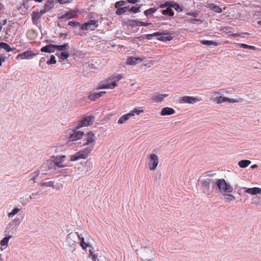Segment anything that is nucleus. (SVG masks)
Returning <instances> with one entry per match:
<instances>
[{
  "mask_svg": "<svg viewBox=\"0 0 261 261\" xmlns=\"http://www.w3.org/2000/svg\"><path fill=\"white\" fill-rule=\"evenodd\" d=\"M80 240V245L82 248L87 252L88 256L92 261H106L104 256L100 255L101 253L97 249L95 250L89 244L85 242L84 238L82 237V234L77 232H71L68 234L66 240V245L68 246L69 251L74 253L77 247V241Z\"/></svg>",
  "mask_w": 261,
  "mask_h": 261,
  "instance_id": "f257e3e1",
  "label": "nucleus"
},
{
  "mask_svg": "<svg viewBox=\"0 0 261 261\" xmlns=\"http://www.w3.org/2000/svg\"><path fill=\"white\" fill-rule=\"evenodd\" d=\"M86 141L84 143V145H86L87 147L82 150H80L70 156L71 161H76L79 159H85L87 158L89 154L93 150L94 146V142L96 139V137L94 134L90 132L87 133L86 136Z\"/></svg>",
  "mask_w": 261,
  "mask_h": 261,
  "instance_id": "f03ea898",
  "label": "nucleus"
},
{
  "mask_svg": "<svg viewBox=\"0 0 261 261\" xmlns=\"http://www.w3.org/2000/svg\"><path fill=\"white\" fill-rule=\"evenodd\" d=\"M122 76L119 75L115 76L110 77L107 80L106 83L100 84L98 89H114L117 86V83L118 82Z\"/></svg>",
  "mask_w": 261,
  "mask_h": 261,
  "instance_id": "7ed1b4c3",
  "label": "nucleus"
},
{
  "mask_svg": "<svg viewBox=\"0 0 261 261\" xmlns=\"http://www.w3.org/2000/svg\"><path fill=\"white\" fill-rule=\"evenodd\" d=\"M215 188H218L221 193H230L233 190L232 187L223 178L216 179Z\"/></svg>",
  "mask_w": 261,
  "mask_h": 261,
  "instance_id": "20e7f679",
  "label": "nucleus"
},
{
  "mask_svg": "<svg viewBox=\"0 0 261 261\" xmlns=\"http://www.w3.org/2000/svg\"><path fill=\"white\" fill-rule=\"evenodd\" d=\"M202 187L204 188V192L207 195H210L211 193L210 191V187H212L213 189L215 188L216 179L207 178L201 180Z\"/></svg>",
  "mask_w": 261,
  "mask_h": 261,
  "instance_id": "39448f33",
  "label": "nucleus"
},
{
  "mask_svg": "<svg viewBox=\"0 0 261 261\" xmlns=\"http://www.w3.org/2000/svg\"><path fill=\"white\" fill-rule=\"evenodd\" d=\"M138 254H140L143 261H151L152 251L149 246L141 247L137 250Z\"/></svg>",
  "mask_w": 261,
  "mask_h": 261,
  "instance_id": "423d86ee",
  "label": "nucleus"
},
{
  "mask_svg": "<svg viewBox=\"0 0 261 261\" xmlns=\"http://www.w3.org/2000/svg\"><path fill=\"white\" fill-rule=\"evenodd\" d=\"M147 162L149 170L151 171L154 170L159 164L158 156L155 154H151L147 158Z\"/></svg>",
  "mask_w": 261,
  "mask_h": 261,
  "instance_id": "0eeeda50",
  "label": "nucleus"
},
{
  "mask_svg": "<svg viewBox=\"0 0 261 261\" xmlns=\"http://www.w3.org/2000/svg\"><path fill=\"white\" fill-rule=\"evenodd\" d=\"M79 128L80 127L77 126L75 129L70 130L69 137V140L70 141H76L82 138L84 133L83 132L79 130Z\"/></svg>",
  "mask_w": 261,
  "mask_h": 261,
  "instance_id": "6e6552de",
  "label": "nucleus"
},
{
  "mask_svg": "<svg viewBox=\"0 0 261 261\" xmlns=\"http://www.w3.org/2000/svg\"><path fill=\"white\" fill-rule=\"evenodd\" d=\"M98 20H91L81 26V30H93L97 27Z\"/></svg>",
  "mask_w": 261,
  "mask_h": 261,
  "instance_id": "1a4fd4ad",
  "label": "nucleus"
},
{
  "mask_svg": "<svg viewBox=\"0 0 261 261\" xmlns=\"http://www.w3.org/2000/svg\"><path fill=\"white\" fill-rule=\"evenodd\" d=\"M40 10L39 12H34L32 14V20L34 24L36 25L39 29L41 30V24L39 22L40 19L44 14H42Z\"/></svg>",
  "mask_w": 261,
  "mask_h": 261,
  "instance_id": "9d476101",
  "label": "nucleus"
},
{
  "mask_svg": "<svg viewBox=\"0 0 261 261\" xmlns=\"http://www.w3.org/2000/svg\"><path fill=\"white\" fill-rule=\"evenodd\" d=\"M94 119V117L93 116L86 117L80 121V123L77 126L80 128L83 126H88L92 124Z\"/></svg>",
  "mask_w": 261,
  "mask_h": 261,
  "instance_id": "9b49d317",
  "label": "nucleus"
},
{
  "mask_svg": "<svg viewBox=\"0 0 261 261\" xmlns=\"http://www.w3.org/2000/svg\"><path fill=\"white\" fill-rule=\"evenodd\" d=\"M53 158L55 159L54 162L56 164V166H58L60 168H63L66 166V165H63L62 163L64 162L66 156L64 155H57L55 156V155L53 156Z\"/></svg>",
  "mask_w": 261,
  "mask_h": 261,
  "instance_id": "f8f14e48",
  "label": "nucleus"
},
{
  "mask_svg": "<svg viewBox=\"0 0 261 261\" xmlns=\"http://www.w3.org/2000/svg\"><path fill=\"white\" fill-rule=\"evenodd\" d=\"M34 56H35V54L32 52V51L28 50L22 53L18 54L17 56V58H20L22 60H24L29 59Z\"/></svg>",
  "mask_w": 261,
  "mask_h": 261,
  "instance_id": "ddd939ff",
  "label": "nucleus"
},
{
  "mask_svg": "<svg viewBox=\"0 0 261 261\" xmlns=\"http://www.w3.org/2000/svg\"><path fill=\"white\" fill-rule=\"evenodd\" d=\"M242 189L244 190V192L250 194L251 195H257L261 193V189L257 187L252 188H243Z\"/></svg>",
  "mask_w": 261,
  "mask_h": 261,
  "instance_id": "4468645a",
  "label": "nucleus"
},
{
  "mask_svg": "<svg viewBox=\"0 0 261 261\" xmlns=\"http://www.w3.org/2000/svg\"><path fill=\"white\" fill-rule=\"evenodd\" d=\"M56 50L55 48V44H50L49 45H47L44 47H42L40 50L41 52L48 53H54Z\"/></svg>",
  "mask_w": 261,
  "mask_h": 261,
  "instance_id": "2eb2a0df",
  "label": "nucleus"
},
{
  "mask_svg": "<svg viewBox=\"0 0 261 261\" xmlns=\"http://www.w3.org/2000/svg\"><path fill=\"white\" fill-rule=\"evenodd\" d=\"M143 60L140 58H135L133 57H128L126 60V63L128 65H135L137 63L142 62Z\"/></svg>",
  "mask_w": 261,
  "mask_h": 261,
  "instance_id": "dca6fc26",
  "label": "nucleus"
},
{
  "mask_svg": "<svg viewBox=\"0 0 261 261\" xmlns=\"http://www.w3.org/2000/svg\"><path fill=\"white\" fill-rule=\"evenodd\" d=\"M181 100L184 102L188 103H194L199 101L198 98L189 96L182 97Z\"/></svg>",
  "mask_w": 261,
  "mask_h": 261,
  "instance_id": "f3484780",
  "label": "nucleus"
},
{
  "mask_svg": "<svg viewBox=\"0 0 261 261\" xmlns=\"http://www.w3.org/2000/svg\"><path fill=\"white\" fill-rule=\"evenodd\" d=\"M54 6V1H47V3L45 4L43 7V8L41 10L42 11V14H44L46 12L49 11Z\"/></svg>",
  "mask_w": 261,
  "mask_h": 261,
  "instance_id": "a211bd4d",
  "label": "nucleus"
},
{
  "mask_svg": "<svg viewBox=\"0 0 261 261\" xmlns=\"http://www.w3.org/2000/svg\"><path fill=\"white\" fill-rule=\"evenodd\" d=\"M174 113L175 111L173 109L169 107H165L162 109L161 115L162 116L170 115Z\"/></svg>",
  "mask_w": 261,
  "mask_h": 261,
  "instance_id": "6ab92c4d",
  "label": "nucleus"
},
{
  "mask_svg": "<svg viewBox=\"0 0 261 261\" xmlns=\"http://www.w3.org/2000/svg\"><path fill=\"white\" fill-rule=\"evenodd\" d=\"M54 181L52 180L51 178H46L42 180L40 183L41 186L46 187H53L54 188Z\"/></svg>",
  "mask_w": 261,
  "mask_h": 261,
  "instance_id": "aec40b11",
  "label": "nucleus"
},
{
  "mask_svg": "<svg viewBox=\"0 0 261 261\" xmlns=\"http://www.w3.org/2000/svg\"><path fill=\"white\" fill-rule=\"evenodd\" d=\"M168 96V94H161L156 93L152 97V100L156 102L162 101L165 97Z\"/></svg>",
  "mask_w": 261,
  "mask_h": 261,
  "instance_id": "412c9836",
  "label": "nucleus"
},
{
  "mask_svg": "<svg viewBox=\"0 0 261 261\" xmlns=\"http://www.w3.org/2000/svg\"><path fill=\"white\" fill-rule=\"evenodd\" d=\"M134 114L133 113H129L127 114H125L123 116H122L119 119L118 121V123L119 124H122L125 121L127 120L132 116H134Z\"/></svg>",
  "mask_w": 261,
  "mask_h": 261,
  "instance_id": "4be33fe9",
  "label": "nucleus"
},
{
  "mask_svg": "<svg viewBox=\"0 0 261 261\" xmlns=\"http://www.w3.org/2000/svg\"><path fill=\"white\" fill-rule=\"evenodd\" d=\"M106 92L105 91H101L98 93H94L91 94L89 96V98L91 100L94 101L96 99L98 98L105 94Z\"/></svg>",
  "mask_w": 261,
  "mask_h": 261,
  "instance_id": "5701e85b",
  "label": "nucleus"
},
{
  "mask_svg": "<svg viewBox=\"0 0 261 261\" xmlns=\"http://www.w3.org/2000/svg\"><path fill=\"white\" fill-rule=\"evenodd\" d=\"M207 7L217 13H220L222 12V9L219 6L215 5L213 4H208Z\"/></svg>",
  "mask_w": 261,
  "mask_h": 261,
  "instance_id": "b1692460",
  "label": "nucleus"
},
{
  "mask_svg": "<svg viewBox=\"0 0 261 261\" xmlns=\"http://www.w3.org/2000/svg\"><path fill=\"white\" fill-rule=\"evenodd\" d=\"M77 16L76 12H69L66 13L60 17V18H67V19H70L72 18H75Z\"/></svg>",
  "mask_w": 261,
  "mask_h": 261,
  "instance_id": "393cba45",
  "label": "nucleus"
},
{
  "mask_svg": "<svg viewBox=\"0 0 261 261\" xmlns=\"http://www.w3.org/2000/svg\"><path fill=\"white\" fill-rule=\"evenodd\" d=\"M0 47L4 49L7 52L13 51L15 49V48H11L9 44L3 42H0Z\"/></svg>",
  "mask_w": 261,
  "mask_h": 261,
  "instance_id": "a878e982",
  "label": "nucleus"
},
{
  "mask_svg": "<svg viewBox=\"0 0 261 261\" xmlns=\"http://www.w3.org/2000/svg\"><path fill=\"white\" fill-rule=\"evenodd\" d=\"M228 98L223 96H216L213 98V100L216 102L217 103H221L224 102H227Z\"/></svg>",
  "mask_w": 261,
  "mask_h": 261,
  "instance_id": "bb28decb",
  "label": "nucleus"
},
{
  "mask_svg": "<svg viewBox=\"0 0 261 261\" xmlns=\"http://www.w3.org/2000/svg\"><path fill=\"white\" fill-rule=\"evenodd\" d=\"M130 25L134 26H146L145 22H143L141 21H140L139 20L136 19V20H132L130 21Z\"/></svg>",
  "mask_w": 261,
  "mask_h": 261,
  "instance_id": "cd10ccee",
  "label": "nucleus"
},
{
  "mask_svg": "<svg viewBox=\"0 0 261 261\" xmlns=\"http://www.w3.org/2000/svg\"><path fill=\"white\" fill-rule=\"evenodd\" d=\"M47 166L48 169H56V164H55L54 161L51 160H47L45 163H44V166Z\"/></svg>",
  "mask_w": 261,
  "mask_h": 261,
  "instance_id": "c85d7f7f",
  "label": "nucleus"
},
{
  "mask_svg": "<svg viewBox=\"0 0 261 261\" xmlns=\"http://www.w3.org/2000/svg\"><path fill=\"white\" fill-rule=\"evenodd\" d=\"M251 164V161L247 160H243L239 162V166L242 168H246Z\"/></svg>",
  "mask_w": 261,
  "mask_h": 261,
  "instance_id": "c756f323",
  "label": "nucleus"
},
{
  "mask_svg": "<svg viewBox=\"0 0 261 261\" xmlns=\"http://www.w3.org/2000/svg\"><path fill=\"white\" fill-rule=\"evenodd\" d=\"M159 40L163 41H170L173 39V37L169 35V34H165V35H160Z\"/></svg>",
  "mask_w": 261,
  "mask_h": 261,
  "instance_id": "7c9ffc66",
  "label": "nucleus"
},
{
  "mask_svg": "<svg viewBox=\"0 0 261 261\" xmlns=\"http://www.w3.org/2000/svg\"><path fill=\"white\" fill-rule=\"evenodd\" d=\"M68 43L64 44L63 45H58L55 44V48L57 50L64 51L67 49Z\"/></svg>",
  "mask_w": 261,
  "mask_h": 261,
  "instance_id": "2f4dec72",
  "label": "nucleus"
},
{
  "mask_svg": "<svg viewBox=\"0 0 261 261\" xmlns=\"http://www.w3.org/2000/svg\"><path fill=\"white\" fill-rule=\"evenodd\" d=\"M21 209L18 207H15L11 212L8 213V217L9 218H13L15 215L20 211Z\"/></svg>",
  "mask_w": 261,
  "mask_h": 261,
  "instance_id": "473e14b6",
  "label": "nucleus"
},
{
  "mask_svg": "<svg viewBox=\"0 0 261 261\" xmlns=\"http://www.w3.org/2000/svg\"><path fill=\"white\" fill-rule=\"evenodd\" d=\"M128 9H129V6L123 7L122 8H118L116 10V13L117 15H121L122 14H123V13H125V12H126L128 10Z\"/></svg>",
  "mask_w": 261,
  "mask_h": 261,
  "instance_id": "72a5a7b5",
  "label": "nucleus"
},
{
  "mask_svg": "<svg viewBox=\"0 0 261 261\" xmlns=\"http://www.w3.org/2000/svg\"><path fill=\"white\" fill-rule=\"evenodd\" d=\"M162 13L164 15H168L170 16H173L174 14L171 7H168L166 9L163 10Z\"/></svg>",
  "mask_w": 261,
  "mask_h": 261,
  "instance_id": "f704fd0d",
  "label": "nucleus"
},
{
  "mask_svg": "<svg viewBox=\"0 0 261 261\" xmlns=\"http://www.w3.org/2000/svg\"><path fill=\"white\" fill-rule=\"evenodd\" d=\"M165 35V33L156 32L151 34H147L145 36V38L148 40L151 39L153 37L158 36L160 35Z\"/></svg>",
  "mask_w": 261,
  "mask_h": 261,
  "instance_id": "c9c22d12",
  "label": "nucleus"
},
{
  "mask_svg": "<svg viewBox=\"0 0 261 261\" xmlns=\"http://www.w3.org/2000/svg\"><path fill=\"white\" fill-rule=\"evenodd\" d=\"M201 43L203 45H208V46L213 45V46H216L218 45V43L216 42L213 41L202 40V41H201Z\"/></svg>",
  "mask_w": 261,
  "mask_h": 261,
  "instance_id": "e433bc0d",
  "label": "nucleus"
},
{
  "mask_svg": "<svg viewBox=\"0 0 261 261\" xmlns=\"http://www.w3.org/2000/svg\"><path fill=\"white\" fill-rule=\"evenodd\" d=\"M11 238V236L4 238L0 242L1 245L2 246H8V242Z\"/></svg>",
  "mask_w": 261,
  "mask_h": 261,
  "instance_id": "4c0bfd02",
  "label": "nucleus"
},
{
  "mask_svg": "<svg viewBox=\"0 0 261 261\" xmlns=\"http://www.w3.org/2000/svg\"><path fill=\"white\" fill-rule=\"evenodd\" d=\"M127 4L126 1H120L115 3V7L116 9L122 8L121 7Z\"/></svg>",
  "mask_w": 261,
  "mask_h": 261,
  "instance_id": "58836bf2",
  "label": "nucleus"
},
{
  "mask_svg": "<svg viewBox=\"0 0 261 261\" xmlns=\"http://www.w3.org/2000/svg\"><path fill=\"white\" fill-rule=\"evenodd\" d=\"M224 199L227 201H231L235 200L236 198L231 194H226L224 195Z\"/></svg>",
  "mask_w": 261,
  "mask_h": 261,
  "instance_id": "ea45409f",
  "label": "nucleus"
},
{
  "mask_svg": "<svg viewBox=\"0 0 261 261\" xmlns=\"http://www.w3.org/2000/svg\"><path fill=\"white\" fill-rule=\"evenodd\" d=\"M170 7L174 8L177 12H181L182 11V9L180 8L179 5L175 3H172L171 5H170Z\"/></svg>",
  "mask_w": 261,
  "mask_h": 261,
  "instance_id": "a19ab883",
  "label": "nucleus"
},
{
  "mask_svg": "<svg viewBox=\"0 0 261 261\" xmlns=\"http://www.w3.org/2000/svg\"><path fill=\"white\" fill-rule=\"evenodd\" d=\"M40 175V172L39 171H37L35 172H34L32 174V177L31 180H32L34 182H35L36 180V179H38V177Z\"/></svg>",
  "mask_w": 261,
  "mask_h": 261,
  "instance_id": "79ce46f5",
  "label": "nucleus"
},
{
  "mask_svg": "<svg viewBox=\"0 0 261 261\" xmlns=\"http://www.w3.org/2000/svg\"><path fill=\"white\" fill-rule=\"evenodd\" d=\"M156 9L154 8H150L146 11H144V14L146 16H149L152 15L153 13H154L156 11Z\"/></svg>",
  "mask_w": 261,
  "mask_h": 261,
  "instance_id": "37998d69",
  "label": "nucleus"
},
{
  "mask_svg": "<svg viewBox=\"0 0 261 261\" xmlns=\"http://www.w3.org/2000/svg\"><path fill=\"white\" fill-rule=\"evenodd\" d=\"M51 151L55 153H58L62 151V146H54L51 147Z\"/></svg>",
  "mask_w": 261,
  "mask_h": 261,
  "instance_id": "c03bdc74",
  "label": "nucleus"
},
{
  "mask_svg": "<svg viewBox=\"0 0 261 261\" xmlns=\"http://www.w3.org/2000/svg\"><path fill=\"white\" fill-rule=\"evenodd\" d=\"M243 99L241 98H229L228 100H227V102H231V103H234V102H241L243 101Z\"/></svg>",
  "mask_w": 261,
  "mask_h": 261,
  "instance_id": "a18cd8bd",
  "label": "nucleus"
},
{
  "mask_svg": "<svg viewBox=\"0 0 261 261\" xmlns=\"http://www.w3.org/2000/svg\"><path fill=\"white\" fill-rule=\"evenodd\" d=\"M56 62H57V61L56 60V58H55V56L54 55H52L50 57V60L47 61L46 63L48 65H51V64H55L56 63Z\"/></svg>",
  "mask_w": 261,
  "mask_h": 261,
  "instance_id": "49530a36",
  "label": "nucleus"
},
{
  "mask_svg": "<svg viewBox=\"0 0 261 261\" xmlns=\"http://www.w3.org/2000/svg\"><path fill=\"white\" fill-rule=\"evenodd\" d=\"M69 57V54L67 52H62L60 56V58L62 60H66Z\"/></svg>",
  "mask_w": 261,
  "mask_h": 261,
  "instance_id": "de8ad7c7",
  "label": "nucleus"
},
{
  "mask_svg": "<svg viewBox=\"0 0 261 261\" xmlns=\"http://www.w3.org/2000/svg\"><path fill=\"white\" fill-rule=\"evenodd\" d=\"M129 11L130 12L136 13L140 12V7H132L129 9Z\"/></svg>",
  "mask_w": 261,
  "mask_h": 261,
  "instance_id": "09e8293b",
  "label": "nucleus"
},
{
  "mask_svg": "<svg viewBox=\"0 0 261 261\" xmlns=\"http://www.w3.org/2000/svg\"><path fill=\"white\" fill-rule=\"evenodd\" d=\"M30 198L31 199L34 200L38 199L39 198V197L38 196V192L32 193L31 195L30 196Z\"/></svg>",
  "mask_w": 261,
  "mask_h": 261,
  "instance_id": "8fccbe9b",
  "label": "nucleus"
},
{
  "mask_svg": "<svg viewBox=\"0 0 261 261\" xmlns=\"http://www.w3.org/2000/svg\"><path fill=\"white\" fill-rule=\"evenodd\" d=\"M68 25L73 27V26H80L81 25L80 23L77 21H69L68 23Z\"/></svg>",
  "mask_w": 261,
  "mask_h": 261,
  "instance_id": "3c124183",
  "label": "nucleus"
},
{
  "mask_svg": "<svg viewBox=\"0 0 261 261\" xmlns=\"http://www.w3.org/2000/svg\"><path fill=\"white\" fill-rule=\"evenodd\" d=\"M171 4H172V2H166L164 4H162L160 6V7L161 8H168V7H170V5H171Z\"/></svg>",
  "mask_w": 261,
  "mask_h": 261,
  "instance_id": "603ef678",
  "label": "nucleus"
},
{
  "mask_svg": "<svg viewBox=\"0 0 261 261\" xmlns=\"http://www.w3.org/2000/svg\"><path fill=\"white\" fill-rule=\"evenodd\" d=\"M241 46L243 48L254 49L255 47L253 46H250L246 44H241Z\"/></svg>",
  "mask_w": 261,
  "mask_h": 261,
  "instance_id": "864d4df0",
  "label": "nucleus"
},
{
  "mask_svg": "<svg viewBox=\"0 0 261 261\" xmlns=\"http://www.w3.org/2000/svg\"><path fill=\"white\" fill-rule=\"evenodd\" d=\"M60 4H65L66 3H69L73 0H57Z\"/></svg>",
  "mask_w": 261,
  "mask_h": 261,
  "instance_id": "5fc2aeb1",
  "label": "nucleus"
},
{
  "mask_svg": "<svg viewBox=\"0 0 261 261\" xmlns=\"http://www.w3.org/2000/svg\"><path fill=\"white\" fill-rule=\"evenodd\" d=\"M13 223L15 225H19L20 224V220L19 218H15L13 220Z\"/></svg>",
  "mask_w": 261,
  "mask_h": 261,
  "instance_id": "6e6d98bb",
  "label": "nucleus"
},
{
  "mask_svg": "<svg viewBox=\"0 0 261 261\" xmlns=\"http://www.w3.org/2000/svg\"><path fill=\"white\" fill-rule=\"evenodd\" d=\"M143 112V110H138L135 109V110L132 111L130 113H133L134 115H135V113L137 115H139L141 113H142Z\"/></svg>",
  "mask_w": 261,
  "mask_h": 261,
  "instance_id": "4d7b16f0",
  "label": "nucleus"
},
{
  "mask_svg": "<svg viewBox=\"0 0 261 261\" xmlns=\"http://www.w3.org/2000/svg\"><path fill=\"white\" fill-rule=\"evenodd\" d=\"M5 60L6 57H4L2 55H0V66L2 65V63L4 62Z\"/></svg>",
  "mask_w": 261,
  "mask_h": 261,
  "instance_id": "13d9d810",
  "label": "nucleus"
},
{
  "mask_svg": "<svg viewBox=\"0 0 261 261\" xmlns=\"http://www.w3.org/2000/svg\"><path fill=\"white\" fill-rule=\"evenodd\" d=\"M30 33H32L34 37H36L37 36V34L36 31L34 30H31L29 31Z\"/></svg>",
  "mask_w": 261,
  "mask_h": 261,
  "instance_id": "bf43d9fd",
  "label": "nucleus"
},
{
  "mask_svg": "<svg viewBox=\"0 0 261 261\" xmlns=\"http://www.w3.org/2000/svg\"><path fill=\"white\" fill-rule=\"evenodd\" d=\"M47 168H48V167L47 166H44V164H42L41 166V169H42V170L43 171H45L47 170Z\"/></svg>",
  "mask_w": 261,
  "mask_h": 261,
  "instance_id": "052dcab7",
  "label": "nucleus"
},
{
  "mask_svg": "<svg viewBox=\"0 0 261 261\" xmlns=\"http://www.w3.org/2000/svg\"><path fill=\"white\" fill-rule=\"evenodd\" d=\"M67 36V33H60V37L61 38H65Z\"/></svg>",
  "mask_w": 261,
  "mask_h": 261,
  "instance_id": "680f3d73",
  "label": "nucleus"
},
{
  "mask_svg": "<svg viewBox=\"0 0 261 261\" xmlns=\"http://www.w3.org/2000/svg\"><path fill=\"white\" fill-rule=\"evenodd\" d=\"M127 3H132V4H135L137 2V0H126V1Z\"/></svg>",
  "mask_w": 261,
  "mask_h": 261,
  "instance_id": "e2e57ef3",
  "label": "nucleus"
},
{
  "mask_svg": "<svg viewBox=\"0 0 261 261\" xmlns=\"http://www.w3.org/2000/svg\"><path fill=\"white\" fill-rule=\"evenodd\" d=\"M145 24H146V26H150L151 27H153V24L152 23H150V22H145Z\"/></svg>",
  "mask_w": 261,
  "mask_h": 261,
  "instance_id": "0e129e2a",
  "label": "nucleus"
},
{
  "mask_svg": "<svg viewBox=\"0 0 261 261\" xmlns=\"http://www.w3.org/2000/svg\"><path fill=\"white\" fill-rule=\"evenodd\" d=\"M257 167V165H256V164H254V165H253L251 166V168L252 169H254V168H256Z\"/></svg>",
  "mask_w": 261,
  "mask_h": 261,
  "instance_id": "69168bd1",
  "label": "nucleus"
},
{
  "mask_svg": "<svg viewBox=\"0 0 261 261\" xmlns=\"http://www.w3.org/2000/svg\"><path fill=\"white\" fill-rule=\"evenodd\" d=\"M7 19H4V20H3V25H6V24L7 23Z\"/></svg>",
  "mask_w": 261,
  "mask_h": 261,
  "instance_id": "338daca9",
  "label": "nucleus"
},
{
  "mask_svg": "<svg viewBox=\"0 0 261 261\" xmlns=\"http://www.w3.org/2000/svg\"><path fill=\"white\" fill-rule=\"evenodd\" d=\"M4 8V5L2 4H0V10Z\"/></svg>",
  "mask_w": 261,
  "mask_h": 261,
  "instance_id": "774afa93",
  "label": "nucleus"
}]
</instances>
